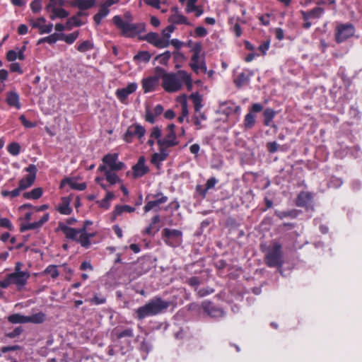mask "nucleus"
<instances>
[{
    "label": "nucleus",
    "mask_w": 362,
    "mask_h": 362,
    "mask_svg": "<svg viewBox=\"0 0 362 362\" xmlns=\"http://www.w3.org/2000/svg\"><path fill=\"white\" fill-rule=\"evenodd\" d=\"M182 83H185L189 90L192 88L191 76L185 71L180 70L177 74H164L163 76V86L168 92L173 93L179 90Z\"/></svg>",
    "instance_id": "obj_1"
},
{
    "label": "nucleus",
    "mask_w": 362,
    "mask_h": 362,
    "mask_svg": "<svg viewBox=\"0 0 362 362\" xmlns=\"http://www.w3.org/2000/svg\"><path fill=\"white\" fill-rule=\"evenodd\" d=\"M169 306V301L164 300L160 297H155L136 309V317L139 320H143L149 316L159 315L164 313Z\"/></svg>",
    "instance_id": "obj_2"
},
{
    "label": "nucleus",
    "mask_w": 362,
    "mask_h": 362,
    "mask_svg": "<svg viewBox=\"0 0 362 362\" xmlns=\"http://www.w3.org/2000/svg\"><path fill=\"white\" fill-rule=\"evenodd\" d=\"M114 24L122 31V34L127 37H134L141 33L145 30L144 23H132L124 21L119 16H115L112 18Z\"/></svg>",
    "instance_id": "obj_3"
},
{
    "label": "nucleus",
    "mask_w": 362,
    "mask_h": 362,
    "mask_svg": "<svg viewBox=\"0 0 362 362\" xmlns=\"http://www.w3.org/2000/svg\"><path fill=\"white\" fill-rule=\"evenodd\" d=\"M264 262L269 267H281L283 265V252L280 243L275 242L272 244L265 255Z\"/></svg>",
    "instance_id": "obj_4"
},
{
    "label": "nucleus",
    "mask_w": 362,
    "mask_h": 362,
    "mask_svg": "<svg viewBox=\"0 0 362 362\" xmlns=\"http://www.w3.org/2000/svg\"><path fill=\"white\" fill-rule=\"evenodd\" d=\"M162 239L170 247H178L182 243V232L180 230L165 228L162 230Z\"/></svg>",
    "instance_id": "obj_5"
},
{
    "label": "nucleus",
    "mask_w": 362,
    "mask_h": 362,
    "mask_svg": "<svg viewBox=\"0 0 362 362\" xmlns=\"http://www.w3.org/2000/svg\"><path fill=\"white\" fill-rule=\"evenodd\" d=\"M355 28L351 23H341L337 26L335 30V40L341 43L354 36Z\"/></svg>",
    "instance_id": "obj_6"
},
{
    "label": "nucleus",
    "mask_w": 362,
    "mask_h": 362,
    "mask_svg": "<svg viewBox=\"0 0 362 362\" xmlns=\"http://www.w3.org/2000/svg\"><path fill=\"white\" fill-rule=\"evenodd\" d=\"M189 98L192 100L194 107V124L195 125H200L199 118L202 120L206 119V116L201 109L202 107V96L197 92L192 93Z\"/></svg>",
    "instance_id": "obj_7"
},
{
    "label": "nucleus",
    "mask_w": 362,
    "mask_h": 362,
    "mask_svg": "<svg viewBox=\"0 0 362 362\" xmlns=\"http://www.w3.org/2000/svg\"><path fill=\"white\" fill-rule=\"evenodd\" d=\"M146 133L145 128L139 124H134L129 126L123 136L124 140L127 142H132L133 138L136 136L141 139Z\"/></svg>",
    "instance_id": "obj_8"
},
{
    "label": "nucleus",
    "mask_w": 362,
    "mask_h": 362,
    "mask_svg": "<svg viewBox=\"0 0 362 362\" xmlns=\"http://www.w3.org/2000/svg\"><path fill=\"white\" fill-rule=\"evenodd\" d=\"M153 197L155 199L148 202L144 207L145 213H147L151 210L158 211L160 209V205L165 203L168 199V197L164 196L162 193H158Z\"/></svg>",
    "instance_id": "obj_9"
},
{
    "label": "nucleus",
    "mask_w": 362,
    "mask_h": 362,
    "mask_svg": "<svg viewBox=\"0 0 362 362\" xmlns=\"http://www.w3.org/2000/svg\"><path fill=\"white\" fill-rule=\"evenodd\" d=\"M142 39L158 48H165L170 45L169 40H167V39H163V37H160L156 33L151 32L146 35Z\"/></svg>",
    "instance_id": "obj_10"
},
{
    "label": "nucleus",
    "mask_w": 362,
    "mask_h": 362,
    "mask_svg": "<svg viewBox=\"0 0 362 362\" xmlns=\"http://www.w3.org/2000/svg\"><path fill=\"white\" fill-rule=\"evenodd\" d=\"M313 197L310 192H301L296 198V205L299 207H305L307 210L309 209L313 210Z\"/></svg>",
    "instance_id": "obj_11"
},
{
    "label": "nucleus",
    "mask_w": 362,
    "mask_h": 362,
    "mask_svg": "<svg viewBox=\"0 0 362 362\" xmlns=\"http://www.w3.org/2000/svg\"><path fill=\"white\" fill-rule=\"evenodd\" d=\"M202 307L204 311L211 317L218 318L224 316V311L221 308L214 305L211 301H203L202 303Z\"/></svg>",
    "instance_id": "obj_12"
},
{
    "label": "nucleus",
    "mask_w": 362,
    "mask_h": 362,
    "mask_svg": "<svg viewBox=\"0 0 362 362\" xmlns=\"http://www.w3.org/2000/svg\"><path fill=\"white\" fill-rule=\"evenodd\" d=\"M11 284H15L18 289L23 287L30 277L29 273L8 274Z\"/></svg>",
    "instance_id": "obj_13"
},
{
    "label": "nucleus",
    "mask_w": 362,
    "mask_h": 362,
    "mask_svg": "<svg viewBox=\"0 0 362 362\" xmlns=\"http://www.w3.org/2000/svg\"><path fill=\"white\" fill-rule=\"evenodd\" d=\"M58 229L62 230L67 239L76 241L79 243L78 235L76 228H71L66 226L64 223L59 222Z\"/></svg>",
    "instance_id": "obj_14"
},
{
    "label": "nucleus",
    "mask_w": 362,
    "mask_h": 362,
    "mask_svg": "<svg viewBox=\"0 0 362 362\" xmlns=\"http://www.w3.org/2000/svg\"><path fill=\"white\" fill-rule=\"evenodd\" d=\"M136 88L137 84L136 83H131L125 88L117 89L116 90V95L122 103H124L130 94L136 91Z\"/></svg>",
    "instance_id": "obj_15"
},
{
    "label": "nucleus",
    "mask_w": 362,
    "mask_h": 362,
    "mask_svg": "<svg viewBox=\"0 0 362 362\" xmlns=\"http://www.w3.org/2000/svg\"><path fill=\"white\" fill-rule=\"evenodd\" d=\"M134 177H139L144 176L148 172V168L145 165V158L141 156L136 165L132 168Z\"/></svg>",
    "instance_id": "obj_16"
},
{
    "label": "nucleus",
    "mask_w": 362,
    "mask_h": 362,
    "mask_svg": "<svg viewBox=\"0 0 362 362\" xmlns=\"http://www.w3.org/2000/svg\"><path fill=\"white\" fill-rule=\"evenodd\" d=\"M159 153H155L152 155L151 162L152 164L156 165L157 166L159 164L165 160L169 155V151L167 150V148L163 146H159Z\"/></svg>",
    "instance_id": "obj_17"
},
{
    "label": "nucleus",
    "mask_w": 362,
    "mask_h": 362,
    "mask_svg": "<svg viewBox=\"0 0 362 362\" xmlns=\"http://www.w3.org/2000/svg\"><path fill=\"white\" fill-rule=\"evenodd\" d=\"M176 141V134L175 132H168L166 136L163 139L158 140V146H163L166 148L173 147L177 144Z\"/></svg>",
    "instance_id": "obj_18"
},
{
    "label": "nucleus",
    "mask_w": 362,
    "mask_h": 362,
    "mask_svg": "<svg viewBox=\"0 0 362 362\" xmlns=\"http://www.w3.org/2000/svg\"><path fill=\"white\" fill-rule=\"evenodd\" d=\"M49 219V214H45L38 221L34 223H30L25 225H22L21 227V231L24 232L28 230H34L42 227V226L46 223Z\"/></svg>",
    "instance_id": "obj_19"
},
{
    "label": "nucleus",
    "mask_w": 362,
    "mask_h": 362,
    "mask_svg": "<svg viewBox=\"0 0 362 362\" xmlns=\"http://www.w3.org/2000/svg\"><path fill=\"white\" fill-rule=\"evenodd\" d=\"M158 78L156 76H151L147 78H144L142 81V87L144 93H148L153 91L156 87L158 86Z\"/></svg>",
    "instance_id": "obj_20"
},
{
    "label": "nucleus",
    "mask_w": 362,
    "mask_h": 362,
    "mask_svg": "<svg viewBox=\"0 0 362 362\" xmlns=\"http://www.w3.org/2000/svg\"><path fill=\"white\" fill-rule=\"evenodd\" d=\"M248 73L242 72L235 79L234 83L238 88L249 83L250 77L253 75L252 71H247Z\"/></svg>",
    "instance_id": "obj_21"
},
{
    "label": "nucleus",
    "mask_w": 362,
    "mask_h": 362,
    "mask_svg": "<svg viewBox=\"0 0 362 362\" xmlns=\"http://www.w3.org/2000/svg\"><path fill=\"white\" fill-rule=\"evenodd\" d=\"M6 102L8 105L15 107L18 110L21 107L19 102V95L16 91H9L6 93Z\"/></svg>",
    "instance_id": "obj_22"
},
{
    "label": "nucleus",
    "mask_w": 362,
    "mask_h": 362,
    "mask_svg": "<svg viewBox=\"0 0 362 362\" xmlns=\"http://www.w3.org/2000/svg\"><path fill=\"white\" fill-rule=\"evenodd\" d=\"M189 66L197 74H198L199 71L206 73L207 71L206 65L205 61L204 59H202V60L199 59L195 62L191 61V62L189 63Z\"/></svg>",
    "instance_id": "obj_23"
},
{
    "label": "nucleus",
    "mask_w": 362,
    "mask_h": 362,
    "mask_svg": "<svg viewBox=\"0 0 362 362\" xmlns=\"http://www.w3.org/2000/svg\"><path fill=\"white\" fill-rule=\"evenodd\" d=\"M95 0H75L71 5L78 8L80 10H86L95 5Z\"/></svg>",
    "instance_id": "obj_24"
},
{
    "label": "nucleus",
    "mask_w": 362,
    "mask_h": 362,
    "mask_svg": "<svg viewBox=\"0 0 362 362\" xmlns=\"http://www.w3.org/2000/svg\"><path fill=\"white\" fill-rule=\"evenodd\" d=\"M77 230V232H78V240H79V244L83 247H85L86 249L88 248V241H87V237L85 236L86 234L88 233L87 232V228L86 227V226H83L82 228H76Z\"/></svg>",
    "instance_id": "obj_25"
},
{
    "label": "nucleus",
    "mask_w": 362,
    "mask_h": 362,
    "mask_svg": "<svg viewBox=\"0 0 362 362\" xmlns=\"http://www.w3.org/2000/svg\"><path fill=\"white\" fill-rule=\"evenodd\" d=\"M8 321L12 324H25L28 323L27 316L23 315L20 313H15L9 315Z\"/></svg>",
    "instance_id": "obj_26"
},
{
    "label": "nucleus",
    "mask_w": 362,
    "mask_h": 362,
    "mask_svg": "<svg viewBox=\"0 0 362 362\" xmlns=\"http://www.w3.org/2000/svg\"><path fill=\"white\" fill-rule=\"evenodd\" d=\"M28 323L41 324L45 322L46 315L44 313L40 312L30 316H27Z\"/></svg>",
    "instance_id": "obj_27"
},
{
    "label": "nucleus",
    "mask_w": 362,
    "mask_h": 362,
    "mask_svg": "<svg viewBox=\"0 0 362 362\" xmlns=\"http://www.w3.org/2000/svg\"><path fill=\"white\" fill-rule=\"evenodd\" d=\"M67 183L71 189L83 191L86 188L85 182L78 183L72 178H66L62 181V184Z\"/></svg>",
    "instance_id": "obj_28"
},
{
    "label": "nucleus",
    "mask_w": 362,
    "mask_h": 362,
    "mask_svg": "<svg viewBox=\"0 0 362 362\" xmlns=\"http://www.w3.org/2000/svg\"><path fill=\"white\" fill-rule=\"evenodd\" d=\"M276 115V112L272 108H267L263 112L264 124L265 126H270L272 119Z\"/></svg>",
    "instance_id": "obj_29"
},
{
    "label": "nucleus",
    "mask_w": 362,
    "mask_h": 362,
    "mask_svg": "<svg viewBox=\"0 0 362 362\" xmlns=\"http://www.w3.org/2000/svg\"><path fill=\"white\" fill-rule=\"evenodd\" d=\"M78 31L73 32L69 35H65L64 33L59 34V40L65 41L67 44H72L78 37Z\"/></svg>",
    "instance_id": "obj_30"
},
{
    "label": "nucleus",
    "mask_w": 362,
    "mask_h": 362,
    "mask_svg": "<svg viewBox=\"0 0 362 362\" xmlns=\"http://www.w3.org/2000/svg\"><path fill=\"white\" fill-rule=\"evenodd\" d=\"M255 115L248 112L244 119V127L247 129H252L255 124Z\"/></svg>",
    "instance_id": "obj_31"
},
{
    "label": "nucleus",
    "mask_w": 362,
    "mask_h": 362,
    "mask_svg": "<svg viewBox=\"0 0 362 362\" xmlns=\"http://www.w3.org/2000/svg\"><path fill=\"white\" fill-rule=\"evenodd\" d=\"M35 180V179H33V177L25 176L19 181L18 187L22 191H23L31 187L33 185Z\"/></svg>",
    "instance_id": "obj_32"
},
{
    "label": "nucleus",
    "mask_w": 362,
    "mask_h": 362,
    "mask_svg": "<svg viewBox=\"0 0 362 362\" xmlns=\"http://www.w3.org/2000/svg\"><path fill=\"white\" fill-rule=\"evenodd\" d=\"M64 0H49L48 4L45 7L46 11H56L57 8L64 6Z\"/></svg>",
    "instance_id": "obj_33"
},
{
    "label": "nucleus",
    "mask_w": 362,
    "mask_h": 362,
    "mask_svg": "<svg viewBox=\"0 0 362 362\" xmlns=\"http://www.w3.org/2000/svg\"><path fill=\"white\" fill-rule=\"evenodd\" d=\"M135 211V208L129 205H117L114 210L115 216L121 215L123 212L132 213Z\"/></svg>",
    "instance_id": "obj_34"
},
{
    "label": "nucleus",
    "mask_w": 362,
    "mask_h": 362,
    "mask_svg": "<svg viewBox=\"0 0 362 362\" xmlns=\"http://www.w3.org/2000/svg\"><path fill=\"white\" fill-rule=\"evenodd\" d=\"M118 158L117 153H109L104 156L103 161L110 168L117 162Z\"/></svg>",
    "instance_id": "obj_35"
},
{
    "label": "nucleus",
    "mask_w": 362,
    "mask_h": 362,
    "mask_svg": "<svg viewBox=\"0 0 362 362\" xmlns=\"http://www.w3.org/2000/svg\"><path fill=\"white\" fill-rule=\"evenodd\" d=\"M151 59V54L147 51H140L134 57V61H139L144 63L148 62Z\"/></svg>",
    "instance_id": "obj_36"
},
{
    "label": "nucleus",
    "mask_w": 362,
    "mask_h": 362,
    "mask_svg": "<svg viewBox=\"0 0 362 362\" xmlns=\"http://www.w3.org/2000/svg\"><path fill=\"white\" fill-rule=\"evenodd\" d=\"M58 40H59V34L54 33L47 37L40 39L37 42V45H40L44 42H47L52 45L54 44Z\"/></svg>",
    "instance_id": "obj_37"
},
{
    "label": "nucleus",
    "mask_w": 362,
    "mask_h": 362,
    "mask_svg": "<svg viewBox=\"0 0 362 362\" xmlns=\"http://www.w3.org/2000/svg\"><path fill=\"white\" fill-rule=\"evenodd\" d=\"M202 44L200 42L195 43L192 48V51L193 52V55L191 57V61H197L199 59L200 57V52L202 51Z\"/></svg>",
    "instance_id": "obj_38"
},
{
    "label": "nucleus",
    "mask_w": 362,
    "mask_h": 362,
    "mask_svg": "<svg viewBox=\"0 0 362 362\" xmlns=\"http://www.w3.org/2000/svg\"><path fill=\"white\" fill-rule=\"evenodd\" d=\"M105 180L110 183V185H115L117 182H120L119 177L112 171H106Z\"/></svg>",
    "instance_id": "obj_39"
},
{
    "label": "nucleus",
    "mask_w": 362,
    "mask_h": 362,
    "mask_svg": "<svg viewBox=\"0 0 362 362\" xmlns=\"http://www.w3.org/2000/svg\"><path fill=\"white\" fill-rule=\"evenodd\" d=\"M58 211L64 215H69L71 213L72 209L69 206V202L66 199H63V203L59 206Z\"/></svg>",
    "instance_id": "obj_40"
},
{
    "label": "nucleus",
    "mask_w": 362,
    "mask_h": 362,
    "mask_svg": "<svg viewBox=\"0 0 362 362\" xmlns=\"http://www.w3.org/2000/svg\"><path fill=\"white\" fill-rule=\"evenodd\" d=\"M171 57V53L170 51H165L164 53L160 54L156 57L155 60H157L161 64H167L168 60L170 59Z\"/></svg>",
    "instance_id": "obj_41"
},
{
    "label": "nucleus",
    "mask_w": 362,
    "mask_h": 362,
    "mask_svg": "<svg viewBox=\"0 0 362 362\" xmlns=\"http://www.w3.org/2000/svg\"><path fill=\"white\" fill-rule=\"evenodd\" d=\"M93 47V43L89 40H86L78 46L77 49L81 52H86L91 49Z\"/></svg>",
    "instance_id": "obj_42"
},
{
    "label": "nucleus",
    "mask_w": 362,
    "mask_h": 362,
    "mask_svg": "<svg viewBox=\"0 0 362 362\" xmlns=\"http://www.w3.org/2000/svg\"><path fill=\"white\" fill-rule=\"evenodd\" d=\"M8 151L13 156H17L20 153L21 146L18 143L13 142L8 146Z\"/></svg>",
    "instance_id": "obj_43"
},
{
    "label": "nucleus",
    "mask_w": 362,
    "mask_h": 362,
    "mask_svg": "<svg viewBox=\"0 0 362 362\" xmlns=\"http://www.w3.org/2000/svg\"><path fill=\"white\" fill-rule=\"evenodd\" d=\"M186 283L192 287L195 291H197V288L201 284V281L199 277L192 276L187 279Z\"/></svg>",
    "instance_id": "obj_44"
},
{
    "label": "nucleus",
    "mask_w": 362,
    "mask_h": 362,
    "mask_svg": "<svg viewBox=\"0 0 362 362\" xmlns=\"http://www.w3.org/2000/svg\"><path fill=\"white\" fill-rule=\"evenodd\" d=\"M24 170L29 174L26 176H28L30 177H33V179H36V175L37 172V169L35 165L34 164H30L28 167H26Z\"/></svg>",
    "instance_id": "obj_45"
},
{
    "label": "nucleus",
    "mask_w": 362,
    "mask_h": 362,
    "mask_svg": "<svg viewBox=\"0 0 362 362\" xmlns=\"http://www.w3.org/2000/svg\"><path fill=\"white\" fill-rule=\"evenodd\" d=\"M133 336V329L132 328H127L125 329L117 332V339H122L123 337H132Z\"/></svg>",
    "instance_id": "obj_46"
},
{
    "label": "nucleus",
    "mask_w": 362,
    "mask_h": 362,
    "mask_svg": "<svg viewBox=\"0 0 362 362\" xmlns=\"http://www.w3.org/2000/svg\"><path fill=\"white\" fill-rule=\"evenodd\" d=\"M266 147L270 153H274L281 148L280 145H279L276 141L268 142Z\"/></svg>",
    "instance_id": "obj_47"
},
{
    "label": "nucleus",
    "mask_w": 362,
    "mask_h": 362,
    "mask_svg": "<svg viewBox=\"0 0 362 362\" xmlns=\"http://www.w3.org/2000/svg\"><path fill=\"white\" fill-rule=\"evenodd\" d=\"M214 292V289L210 287L203 288L197 290V296L199 298H203L210 295Z\"/></svg>",
    "instance_id": "obj_48"
},
{
    "label": "nucleus",
    "mask_w": 362,
    "mask_h": 362,
    "mask_svg": "<svg viewBox=\"0 0 362 362\" xmlns=\"http://www.w3.org/2000/svg\"><path fill=\"white\" fill-rule=\"evenodd\" d=\"M311 18H319L324 13V9L321 7H315L309 11Z\"/></svg>",
    "instance_id": "obj_49"
},
{
    "label": "nucleus",
    "mask_w": 362,
    "mask_h": 362,
    "mask_svg": "<svg viewBox=\"0 0 362 362\" xmlns=\"http://www.w3.org/2000/svg\"><path fill=\"white\" fill-rule=\"evenodd\" d=\"M23 331L22 327H16L12 332L6 333L5 336L10 339H13L18 337Z\"/></svg>",
    "instance_id": "obj_50"
},
{
    "label": "nucleus",
    "mask_w": 362,
    "mask_h": 362,
    "mask_svg": "<svg viewBox=\"0 0 362 362\" xmlns=\"http://www.w3.org/2000/svg\"><path fill=\"white\" fill-rule=\"evenodd\" d=\"M82 25L81 21L78 18V16H72L69 18L66 21V25L68 27H71L73 25L75 26H81Z\"/></svg>",
    "instance_id": "obj_51"
},
{
    "label": "nucleus",
    "mask_w": 362,
    "mask_h": 362,
    "mask_svg": "<svg viewBox=\"0 0 362 362\" xmlns=\"http://www.w3.org/2000/svg\"><path fill=\"white\" fill-rule=\"evenodd\" d=\"M45 272L49 274L51 277L53 279L57 278L59 276V272L57 269V267L54 265H49L45 269Z\"/></svg>",
    "instance_id": "obj_52"
},
{
    "label": "nucleus",
    "mask_w": 362,
    "mask_h": 362,
    "mask_svg": "<svg viewBox=\"0 0 362 362\" xmlns=\"http://www.w3.org/2000/svg\"><path fill=\"white\" fill-rule=\"evenodd\" d=\"M175 26L173 25H170L167 26L162 33L163 35V39H167V40H169V38L170 37L171 33L174 31Z\"/></svg>",
    "instance_id": "obj_53"
},
{
    "label": "nucleus",
    "mask_w": 362,
    "mask_h": 362,
    "mask_svg": "<svg viewBox=\"0 0 362 362\" xmlns=\"http://www.w3.org/2000/svg\"><path fill=\"white\" fill-rule=\"evenodd\" d=\"M46 22V19L44 17L38 18L36 21H31L30 24L33 28H42L43 24Z\"/></svg>",
    "instance_id": "obj_54"
},
{
    "label": "nucleus",
    "mask_w": 362,
    "mask_h": 362,
    "mask_svg": "<svg viewBox=\"0 0 362 362\" xmlns=\"http://www.w3.org/2000/svg\"><path fill=\"white\" fill-rule=\"evenodd\" d=\"M173 23L177 24H188L187 19L182 15H176L172 18Z\"/></svg>",
    "instance_id": "obj_55"
},
{
    "label": "nucleus",
    "mask_w": 362,
    "mask_h": 362,
    "mask_svg": "<svg viewBox=\"0 0 362 362\" xmlns=\"http://www.w3.org/2000/svg\"><path fill=\"white\" fill-rule=\"evenodd\" d=\"M0 226L8 228L9 230H13V229L11 222L6 218H0Z\"/></svg>",
    "instance_id": "obj_56"
},
{
    "label": "nucleus",
    "mask_w": 362,
    "mask_h": 362,
    "mask_svg": "<svg viewBox=\"0 0 362 362\" xmlns=\"http://www.w3.org/2000/svg\"><path fill=\"white\" fill-rule=\"evenodd\" d=\"M181 108H182V115L183 117H187L188 115V110H187V103L186 98H183L180 100Z\"/></svg>",
    "instance_id": "obj_57"
},
{
    "label": "nucleus",
    "mask_w": 362,
    "mask_h": 362,
    "mask_svg": "<svg viewBox=\"0 0 362 362\" xmlns=\"http://www.w3.org/2000/svg\"><path fill=\"white\" fill-rule=\"evenodd\" d=\"M90 302L93 305H101L106 302V298L103 296H98L95 295L90 300Z\"/></svg>",
    "instance_id": "obj_58"
},
{
    "label": "nucleus",
    "mask_w": 362,
    "mask_h": 362,
    "mask_svg": "<svg viewBox=\"0 0 362 362\" xmlns=\"http://www.w3.org/2000/svg\"><path fill=\"white\" fill-rule=\"evenodd\" d=\"M30 7L34 13H37L41 10V0H34L30 4Z\"/></svg>",
    "instance_id": "obj_59"
},
{
    "label": "nucleus",
    "mask_w": 362,
    "mask_h": 362,
    "mask_svg": "<svg viewBox=\"0 0 362 362\" xmlns=\"http://www.w3.org/2000/svg\"><path fill=\"white\" fill-rule=\"evenodd\" d=\"M155 116L156 115L149 110V108L147 107L146 110V120L151 124H154L156 122Z\"/></svg>",
    "instance_id": "obj_60"
},
{
    "label": "nucleus",
    "mask_w": 362,
    "mask_h": 362,
    "mask_svg": "<svg viewBox=\"0 0 362 362\" xmlns=\"http://www.w3.org/2000/svg\"><path fill=\"white\" fill-rule=\"evenodd\" d=\"M275 215L278 216L280 219H282L287 216H291L294 217L295 214L294 212L292 211H276Z\"/></svg>",
    "instance_id": "obj_61"
},
{
    "label": "nucleus",
    "mask_w": 362,
    "mask_h": 362,
    "mask_svg": "<svg viewBox=\"0 0 362 362\" xmlns=\"http://www.w3.org/2000/svg\"><path fill=\"white\" fill-rule=\"evenodd\" d=\"M160 136L161 129L158 127H154L151 130V138H154L158 141V139H161Z\"/></svg>",
    "instance_id": "obj_62"
},
{
    "label": "nucleus",
    "mask_w": 362,
    "mask_h": 362,
    "mask_svg": "<svg viewBox=\"0 0 362 362\" xmlns=\"http://www.w3.org/2000/svg\"><path fill=\"white\" fill-rule=\"evenodd\" d=\"M33 199H39L42 194V189L41 187H37L30 191Z\"/></svg>",
    "instance_id": "obj_63"
},
{
    "label": "nucleus",
    "mask_w": 362,
    "mask_h": 362,
    "mask_svg": "<svg viewBox=\"0 0 362 362\" xmlns=\"http://www.w3.org/2000/svg\"><path fill=\"white\" fill-rule=\"evenodd\" d=\"M263 110V105L260 103H255L250 108V112L252 114L260 112Z\"/></svg>",
    "instance_id": "obj_64"
}]
</instances>
